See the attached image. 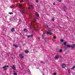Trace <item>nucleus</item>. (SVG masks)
<instances>
[{"instance_id":"f257e3e1","label":"nucleus","mask_w":75,"mask_h":75,"mask_svg":"<svg viewBox=\"0 0 75 75\" xmlns=\"http://www.w3.org/2000/svg\"><path fill=\"white\" fill-rule=\"evenodd\" d=\"M36 21H37V20H36V19H34L33 21V20L31 21V25L30 26V29H31V26H32V25H33V26H36L35 24H33V23H34V22H36Z\"/></svg>"},{"instance_id":"f03ea898","label":"nucleus","mask_w":75,"mask_h":75,"mask_svg":"<svg viewBox=\"0 0 75 75\" xmlns=\"http://www.w3.org/2000/svg\"><path fill=\"white\" fill-rule=\"evenodd\" d=\"M52 30L50 29H47V34H49L50 35H52Z\"/></svg>"},{"instance_id":"7ed1b4c3","label":"nucleus","mask_w":75,"mask_h":75,"mask_svg":"<svg viewBox=\"0 0 75 75\" xmlns=\"http://www.w3.org/2000/svg\"><path fill=\"white\" fill-rule=\"evenodd\" d=\"M8 65H5L3 67V68L4 71H6L8 69Z\"/></svg>"},{"instance_id":"20e7f679","label":"nucleus","mask_w":75,"mask_h":75,"mask_svg":"<svg viewBox=\"0 0 75 75\" xmlns=\"http://www.w3.org/2000/svg\"><path fill=\"white\" fill-rule=\"evenodd\" d=\"M62 10L65 12L67 10V8L66 6H65L63 7Z\"/></svg>"},{"instance_id":"39448f33","label":"nucleus","mask_w":75,"mask_h":75,"mask_svg":"<svg viewBox=\"0 0 75 75\" xmlns=\"http://www.w3.org/2000/svg\"><path fill=\"white\" fill-rule=\"evenodd\" d=\"M54 58L55 60L58 59H59V56L57 55H56L55 57H54Z\"/></svg>"},{"instance_id":"423d86ee","label":"nucleus","mask_w":75,"mask_h":75,"mask_svg":"<svg viewBox=\"0 0 75 75\" xmlns=\"http://www.w3.org/2000/svg\"><path fill=\"white\" fill-rule=\"evenodd\" d=\"M19 56H20V58L21 59H23V58H24V54H21L19 55Z\"/></svg>"},{"instance_id":"0eeeda50","label":"nucleus","mask_w":75,"mask_h":75,"mask_svg":"<svg viewBox=\"0 0 75 75\" xmlns=\"http://www.w3.org/2000/svg\"><path fill=\"white\" fill-rule=\"evenodd\" d=\"M29 72H30V70L29 69H27V71H25V74L27 75V74H28L29 73Z\"/></svg>"},{"instance_id":"6e6552de","label":"nucleus","mask_w":75,"mask_h":75,"mask_svg":"<svg viewBox=\"0 0 75 75\" xmlns=\"http://www.w3.org/2000/svg\"><path fill=\"white\" fill-rule=\"evenodd\" d=\"M68 47L70 48L71 47V46L69 45H67V46L65 45L64 46L65 49H67Z\"/></svg>"},{"instance_id":"1a4fd4ad","label":"nucleus","mask_w":75,"mask_h":75,"mask_svg":"<svg viewBox=\"0 0 75 75\" xmlns=\"http://www.w3.org/2000/svg\"><path fill=\"white\" fill-rule=\"evenodd\" d=\"M28 9L29 10H33V6L31 5H29Z\"/></svg>"},{"instance_id":"9d476101","label":"nucleus","mask_w":75,"mask_h":75,"mask_svg":"<svg viewBox=\"0 0 75 75\" xmlns=\"http://www.w3.org/2000/svg\"><path fill=\"white\" fill-rule=\"evenodd\" d=\"M66 67V65H65V64H62V67L63 68H65Z\"/></svg>"},{"instance_id":"9b49d317","label":"nucleus","mask_w":75,"mask_h":75,"mask_svg":"<svg viewBox=\"0 0 75 75\" xmlns=\"http://www.w3.org/2000/svg\"><path fill=\"white\" fill-rule=\"evenodd\" d=\"M9 19L11 21H13L14 20V17H11V18Z\"/></svg>"},{"instance_id":"f8f14e48","label":"nucleus","mask_w":75,"mask_h":75,"mask_svg":"<svg viewBox=\"0 0 75 75\" xmlns=\"http://www.w3.org/2000/svg\"><path fill=\"white\" fill-rule=\"evenodd\" d=\"M28 15L29 16V18H31L32 17V14H31V13H29Z\"/></svg>"},{"instance_id":"ddd939ff","label":"nucleus","mask_w":75,"mask_h":75,"mask_svg":"<svg viewBox=\"0 0 75 75\" xmlns=\"http://www.w3.org/2000/svg\"><path fill=\"white\" fill-rule=\"evenodd\" d=\"M34 36V35H28L27 36L28 38H30V37H32Z\"/></svg>"},{"instance_id":"4468645a","label":"nucleus","mask_w":75,"mask_h":75,"mask_svg":"<svg viewBox=\"0 0 75 75\" xmlns=\"http://www.w3.org/2000/svg\"><path fill=\"white\" fill-rule=\"evenodd\" d=\"M27 31H28L27 29H24L23 32H24V33H27Z\"/></svg>"},{"instance_id":"2eb2a0df","label":"nucleus","mask_w":75,"mask_h":75,"mask_svg":"<svg viewBox=\"0 0 75 75\" xmlns=\"http://www.w3.org/2000/svg\"><path fill=\"white\" fill-rule=\"evenodd\" d=\"M22 12L23 13V14H24L25 13V10L24 9H23L22 10Z\"/></svg>"},{"instance_id":"dca6fc26","label":"nucleus","mask_w":75,"mask_h":75,"mask_svg":"<svg viewBox=\"0 0 75 75\" xmlns=\"http://www.w3.org/2000/svg\"><path fill=\"white\" fill-rule=\"evenodd\" d=\"M45 41L47 42V43H48V38H46L45 39Z\"/></svg>"},{"instance_id":"f3484780","label":"nucleus","mask_w":75,"mask_h":75,"mask_svg":"<svg viewBox=\"0 0 75 75\" xmlns=\"http://www.w3.org/2000/svg\"><path fill=\"white\" fill-rule=\"evenodd\" d=\"M12 68L13 70H15V69H16V67L14 66V65H13Z\"/></svg>"},{"instance_id":"a211bd4d","label":"nucleus","mask_w":75,"mask_h":75,"mask_svg":"<svg viewBox=\"0 0 75 75\" xmlns=\"http://www.w3.org/2000/svg\"><path fill=\"white\" fill-rule=\"evenodd\" d=\"M45 34H46V33L45 32H44L43 33V34H42V37H44V36H45Z\"/></svg>"},{"instance_id":"6ab92c4d","label":"nucleus","mask_w":75,"mask_h":75,"mask_svg":"<svg viewBox=\"0 0 75 75\" xmlns=\"http://www.w3.org/2000/svg\"><path fill=\"white\" fill-rule=\"evenodd\" d=\"M25 52L26 54H28V53H29V51L28 50H25Z\"/></svg>"},{"instance_id":"aec40b11","label":"nucleus","mask_w":75,"mask_h":75,"mask_svg":"<svg viewBox=\"0 0 75 75\" xmlns=\"http://www.w3.org/2000/svg\"><path fill=\"white\" fill-rule=\"evenodd\" d=\"M15 30V28H13L11 30V31L12 32H13V31H14V30Z\"/></svg>"},{"instance_id":"412c9836","label":"nucleus","mask_w":75,"mask_h":75,"mask_svg":"<svg viewBox=\"0 0 75 75\" xmlns=\"http://www.w3.org/2000/svg\"><path fill=\"white\" fill-rule=\"evenodd\" d=\"M75 47V45L74 44H72L71 46V48H74Z\"/></svg>"},{"instance_id":"4be33fe9","label":"nucleus","mask_w":75,"mask_h":75,"mask_svg":"<svg viewBox=\"0 0 75 75\" xmlns=\"http://www.w3.org/2000/svg\"><path fill=\"white\" fill-rule=\"evenodd\" d=\"M13 47H15V48H17L18 47V46L17 45H16L15 44H13Z\"/></svg>"},{"instance_id":"5701e85b","label":"nucleus","mask_w":75,"mask_h":75,"mask_svg":"<svg viewBox=\"0 0 75 75\" xmlns=\"http://www.w3.org/2000/svg\"><path fill=\"white\" fill-rule=\"evenodd\" d=\"M35 15L37 17H39V14L37 12L35 13Z\"/></svg>"},{"instance_id":"b1692460","label":"nucleus","mask_w":75,"mask_h":75,"mask_svg":"<svg viewBox=\"0 0 75 75\" xmlns=\"http://www.w3.org/2000/svg\"><path fill=\"white\" fill-rule=\"evenodd\" d=\"M68 72L69 74H70L71 72V70L69 69L68 70Z\"/></svg>"},{"instance_id":"393cba45","label":"nucleus","mask_w":75,"mask_h":75,"mask_svg":"<svg viewBox=\"0 0 75 75\" xmlns=\"http://www.w3.org/2000/svg\"><path fill=\"white\" fill-rule=\"evenodd\" d=\"M74 68H75V66H73L72 68H71V69L72 70L73 69H74Z\"/></svg>"},{"instance_id":"a878e982","label":"nucleus","mask_w":75,"mask_h":75,"mask_svg":"<svg viewBox=\"0 0 75 75\" xmlns=\"http://www.w3.org/2000/svg\"><path fill=\"white\" fill-rule=\"evenodd\" d=\"M60 41L61 42H64V40H63V39H60Z\"/></svg>"},{"instance_id":"bb28decb","label":"nucleus","mask_w":75,"mask_h":75,"mask_svg":"<svg viewBox=\"0 0 75 75\" xmlns=\"http://www.w3.org/2000/svg\"><path fill=\"white\" fill-rule=\"evenodd\" d=\"M53 38L56 39V38H57V37L54 36V37H53Z\"/></svg>"},{"instance_id":"cd10ccee","label":"nucleus","mask_w":75,"mask_h":75,"mask_svg":"<svg viewBox=\"0 0 75 75\" xmlns=\"http://www.w3.org/2000/svg\"><path fill=\"white\" fill-rule=\"evenodd\" d=\"M64 45H67V42H64Z\"/></svg>"},{"instance_id":"c85d7f7f","label":"nucleus","mask_w":75,"mask_h":75,"mask_svg":"<svg viewBox=\"0 0 75 75\" xmlns=\"http://www.w3.org/2000/svg\"><path fill=\"white\" fill-rule=\"evenodd\" d=\"M62 50L60 49L59 50V52H62Z\"/></svg>"},{"instance_id":"c756f323","label":"nucleus","mask_w":75,"mask_h":75,"mask_svg":"<svg viewBox=\"0 0 75 75\" xmlns=\"http://www.w3.org/2000/svg\"><path fill=\"white\" fill-rule=\"evenodd\" d=\"M14 75H17V73L15 72L14 73Z\"/></svg>"},{"instance_id":"7c9ffc66","label":"nucleus","mask_w":75,"mask_h":75,"mask_svg":"<svg viewBox=\"0 0 75 75\" xmlns=\"http://www.w3.org/2000/svg\"><path fill=\"white\" fill-rule=\"evenodd\" d=\"M9 14H13V13L11 12H9Z\"/></svg>"},{"instance_id":"2f4dec72","label":"nucleus","mask_w":75,"mask_h":75,"mask_svg":"<svg viewBox=\"0 0 75 75\" xmlns=\"http://www.w3.org/2000/svg\"><path fill=\"white\" fill-rule=\"evenodd\" d=\"M36 2L37 3H38V0H36Z\"/></svg>"},{"instance_id":"473e14b6","label":"nucleus","mask_w":75,"mask_h":75,"mask_svg":"<svg viewBox=\"0 0 75 75\" xmlns=\"http://www.w3.org/2000/svg\"><path fill=\"white\" fill-rule=\"evenodd\" d=\"M41 64H43L44 63V62H43L42 61H41Z\"/></svg>"},{"instance_id":"72a5a7b5","label":"nucleus","mask_w":75,"mask_h":75,"mask_svg":"<svg viewBox=\"0 0 75 75\" xmlns=\"http://www.w3.org/2000/svg\"><path fill=\"white\" fill-rule=\"evenodd\" d=\"M52 21H54V18H52Z\"/></svg>"},{"instance_id":"f704fd0d","label":"nucleus","mask_w":75,"mask_h":75,"mask_svg":"<svg viewBox=\"0 0 75 75\" xmlns=\"http://www.w3.org/2000/svg\"><path fill=\"white\" fill-rule=\"evenodd\" d=\"M46 27L47 28V29H50V28H49V27H48V25H47Z\"/></svg>"},{"instance_id":"c9c22d12","label":"nucleus","mask_w":75,"mask_h":75,"mask_svg":"<svg viewBox=\"0 0 75 75\" xmlns=\"http://www.w3.org/2000/svg\"><path fill=\"white\" fill-rule=\"evenodd\" d=\"M21 1H20V3H22V2H23V0H20Z\"/></svg>"},{"instance_id":"e433bc0d","label":"nucleus","mask_w":75,"mask_h":75,"mask_svg":"<svg viewBox=\"0 0 75 75\" xmlns=\"http://www.w3.org/2000/svg\"><path fill=\"white\" fill-rule=\"evenodd\" d=\"M27 75H31V74H29V73H28V74H26Z\"/></svg>"},{"instance_id":"4c0bfd02","label":"nucleus","mask_w":75,"mask_h":75,"mask_svg":"<svg viewBox=\"0 0 75 75\" xmlns=\"http://www.w3.org/2000/svg\"><path fill=\"white\" fill-rule=\"evenodd\" d=\"M57 0L59 2H61V0Z\"/></svg>"},{"instance_id":"58836bf2","label":"nucleus","mask_w":75,"mask_h":75,"mask_svg":"<svg viewBox=\"0 0 75 75\" xmlns=\"http://www.w3.org/2000/svg\"><path fill=\"white\" fill-rule=\"evenodd\" d=\"M26 0V1H27V3H29V1H28V0Z\"/></svg>"},{"instance_id":"ea45409f","label":"nucleus","mask_w":75,"mask_h":75,"mask_svg":"<svg viewBox=\"0 0 75 75\" xmlns=\"http://www.w3.org/2000/svg\"><path fill=\"white\" fill-rule=\"evenodd\" d=\"M53 75H57V74L55 73H54Z\"/></svg>"},{"instance_id":"a19ab883","label":"nucleus","mask_w":75,"mask_h":75,"mask_svg":"<svg viewBox=\"0 0 75 75\" xmlns=\"http://www.w3.org/2000/svg\"><path fill=\"white\" fill-rule=\"evenodd\" d=\"M45 27H46L47 26V24H45Z\"/></svg>"},{"instance_id":"79ce46f5","label":"nucleus","mask_w":75,"mask_h":75,"mask_svg":"<svg viewBox=\"0 0 75 75\" xmlns=\"http://www.w3.org/2000/svg\"><path fill=\"white\" fill-rule=\"evenodd\" d=\"M47 62H48V61L47 60L45 62L46 63H47Z\"/></svg>"},{"instance_id":"37998d69","label":"nucleus","mask_w":75,"mask_h":75,"mask_svg":"<svg viewBox=\"0 0 75 75\" xmlns=\"http://www.w3.org/2000/svg\"><path fill=\"white\" fill-rule=\"evenodd\" d=\"M53 4L54 5H55V3H53Z\"/></svg>"},{"instance_id":"c03bdc74","label":"nucleus","mask_w":75,"mask_h":75,"mask_svg":"<svg viewBox=\"0 0 75 75\" xmlns=\"http://www.w3.org/2000/svg\"><path fill=\"white\" fill-rule=\"evenodd\" d=\"M10 7H11V8H13V7H12V6H10Z\"/></svg>"},{"instance_id":"a18cd8bd","label":"nucleus","mask_w":75,"mask_h":75,"mask_svg":"<svg viewBox=\"0 0 75 75\" xmlns=\"http://www.w3.org/2000/svg\"><path fill=\"white\" fill-rule=\"evenodd\" d=\"M44 64H45V63H44Z\"/></svg>"},{"instance_id":"49530a36","label":"nucleus","mask_w":75,"mask_h":75,"mask_svg":"<svg viewBox=\"0 0 75 75\" xmlns=\"http://www.w3.org/2000/svg\"><path fill=\"white\" fill-rule=\"evenodd\" d=\"M13 72H15V71H13Z\"/></svg>"},{"instance_id":"de8ad7c7","label":"nucleus","mask_w":75,"mask_h":75,"mask_svg":"<svg viewBox=\"0 0 75 75\" xmlns=\"http://www.w3.org/2000/svg\"><path fill=\"white\" fill-rule=\"evenodd\" d=\"M20 35H21V33H20Z\"/></svg>"},{"instance_id":"09e8293b","label":"nucleus","mask_w":75,"mask_h":75,"mask_svg":"<svg viewBox=\"0 0 75 75\" xmlns=\"http://www.w3.org/2000/svg\"><path fill=\"white\" fill-rule=\"evenodd\" d=\"M39 39H40V38H39Z\"/></svg>"}]
</instances>
